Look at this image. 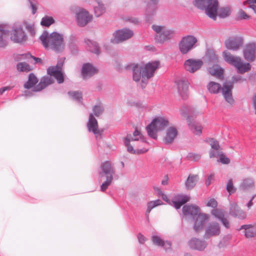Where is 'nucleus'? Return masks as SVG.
<instances>
[{
	"mask_svg": "<svg viewBox=\"0 0 256 256\" xmlns=\"http://www.w3.org/2000/svg\"><path fill=\"white\" fill-rule=\"evenodd\" d=\"M162 204V202L160 200H156L151 201L148 203L147 210L146 212V216L147 218H148V214L152 208L156 206H160Z\"/></svg>",
	"mask_w": 256,
	"mask_h": 256,
	"instance_id": "4c0bfd02",
	"label": "nucleus"
},
{
	"mask_svg": "<svg viewBox=\"0 0 256 256\" xmlns=\"http://www.w3.org/2000/svg\"><path fill=\"white\" fill-rule=\"evenodd\" d=\"M168 125V121L164 117L158 116L147 126L146 130L148 135L154 139L157 138V132L164 130Z\"/></svg>",
	"mask_w": 256,
	"mask_h": 256,
	"instance_id": "6e6552de",
	"label": "nucleus"
},
{
	"mask_svg": "<svg viewBox=\"0 0 256 256\" xmlns=\"http://www.w3.org/2000/svg\"><path fill=\"white\" fill-rule=\"evenodd\" d=\"M16 68L19 72H28L32 70L30 66L26 62L18 63Z\"/></svg>",
	"mask_w": 256,
	"mask_h": 256,
	"instance_id": "ea45409f",
	"label": "nucleus"
},
{
	"mask_svg": "<svg viewBox=\"0 0 256 256\" xmlns=\"http://www.w3.org/2000/svg\"><path fill=\"white\" fill-rule=\"evenodd\" d=\"M220 221L226 228H230L229 222L225 217L220 220Z\"/></svg>",
	"mask_w": 256,
	"mask_h": 256,
	"instance_id": "680f3d73",
	"label": "nucleus"
},
{
	"mask_svg": "<svg viewBox=\"0 0 256 256\" xmlns=\"http://www.w3.org/2000/svg\"><path fill=\"white\" fill-rule=\"evenodd\" d=\"M229 214L230 216L240 219L246 218V213L235 203L231 204Z\"/></svg>",
	"mask_w": 256,
	"mask_h": 256,
	"instance_id": "bb28decb",
	"label": "nucleus"
},
{
	"mask_svg": "<svg viewBox=\"0 0 256 256\" xmlns=\"http://www.w3.org/2000/svg\"><path fill=\"white\" fill-rule=\"evenodd\" d=\"M254 187V182L252 178H246L242 182L240 188L242 190H248Z\"/></svg>",
	"mask_w": 256,
	"mask_h": 256,
	"instance_id": "473e14b6",
	"label": "nucleus"
},
{
	"mask_svg": "<svg viewBox=\"0 0 256 256\" xmlns=\"http://www.w3.org/2000/svg\"><path fill=\"white\" fill-rule=\"evenodd\" d=\"M30 4V8L32 10V14H35L37 10L36 4L35 0H28Z\"/></svg>",
	"mask_w": 256,
	"mask_h": 256,
	"instance_id": "603ef678",
	"label": "nucleus"
},
{
	"mask_svg": "<svg viewBox=\"0 0 256 256\" xmlns=\"http://www.w3.org/2000/svg\"><path fill=\"white\" fill-rule=\"evenodd\" d=\"M64 60V58H58L56 66H50L47 69L48 74L50 76H54L58 84H62L64 81V76L62 72V70Z\"/></svg>",
	"mask_w": 256,
	"mask_h": 256,
	"instance_id": "9d476101",
	"label": "nucleus"
},
{
	"mask_svg": "<svg viewBox=\"0 0 256 256\" xmlns=\"http://www.w3.org/2000/svg\"><path fill=\"white\" fill-rule=\"evenodd\" d=\"M100 170L99 172L100 181H102V178L106 177V180L102 184L100 190L104 192L110 185L113 180V175L115 173V169L114 165L110 161H106L102 162L100 168Z\"/></svg>",
	"mask_w": 256,
	"mask_h": 256,
	"instance_id": "423d86ee",
	"label": "nucleus"
},
{
	"mask_svg": "<svg viewBox=\"0 0 256 256\" xmlns=\"http://www.w3.org/2000/svg\"><path fill=\"white\" fill-rule=\"evenodd\" d=\"M224 60L228 63L236 67L238 72L244 74L248 71L251 68L249 63H243L240 57L234 56L230 52L224 51L223 52Z\"/></svg>",
	"mask_w": 256,
	"mask_h": 256,
	"instance_id": "1a4fd4ad",
	"label": "nucleus"
},
{
	"mask_svg": "<svg viewBox=\"0 0 256 256\" xmlns=\"http://www.w3.org/2000/svg\"><path fill=\"white\" fill-rule=\"evenodd\" d=\"M157 9L156 4L148 3L145 12L147 20H150L151 18L156 14Z\"/></svg>",
	"mask_w": 256,
	"mask_h": 256,
	"instance_id": "2f4dec72",
	"label": "nucleus"
},
{
	"mask_svg": "<svg viewBox=\"0 0 256 256\" xmlns=\"http://www.w3.org/2000/svg\"><path fill=\"white\" fill-rule=\"evenodd\" d=\"M26 30L29 32L32 35L35 34L34 26L33 24H26Z\"/></svg>",
	"mask_w": 256,
	"mask_h": 256,
	"instance_id": "6e6d98bb",
	"label": "nucleus"
},
{
	"mask_svg": "<svg viewBox=\"0 0 256 256\" xmlns=\"http://www.w3.org/2000/svg\"><path fill=\"white\" fill-rule=\"evenodd\" d=\"M208 72L212 76H216L218 78H221L223 74V70L218 64H214L212 67H209Z\"/></svg>",
	"mask_w": 256,
	"mask_h": 256,
	"instance_id": "f704fd0d",
	"label": "nucleus"
},
{
	"mask_svg": "<svg viewBox=\"0 0 256 256\" xmlns=\"http://www.w3.org/2000/svg\"><path fill=\"white\" fill-rule=\"evenodd\" d=\"M96 2L98 6H94V14L96 17H98L104 12L105 8L104 5L100 2V0H98Z\"/></svg>",
	"mask_w": 256,
	"mask_h": 256,
	"instance_id": "58836bf2",
	"label": "nucleus"
},
{
	"mask_svg": "<svg viewBox=\"0 0 256 256\" xmlns=\"http://www.w3.org/2000/svg\"><path fill=\"white\" fill-rule=\"evenodd\" d=\"M203 64V62L200 60L188 59L185 61V69L191 73H194L200 69Z\"/></svg>",
	"mask_w": 256,
	"mask_h": 256,
	"instance_id": "a211bd4d",
	"label": "nucleus"
},
{
	"mask_svg": "<svg viewBox=\"0 0 256 256\" xmlns=\"http://www.w3.org/2000/svg\"><path fill=\"white\" fill-rule=\"evenodd\" d=\"M178 131L174 127H170L166 130V136L164 138V143L169 144L172 143L176 138Z\"/></svg>",
	"mask_w": 256,
	"mask_h": 256,
	"instance_id": "7c9ffc66",
	"label": "nucleus"
},
{
	"mask_svg": "<svg viewBox=\"0 0 256 256\" xmlns=\"http://www.w3.org/2000/svg\"><path fill=\"white\" fill-rule=\"evenodd\" d=\"M133 32L128 28L118 30L114 34V38L111 40L114 44H118L129 39L133 36Z\"/></svg>",
	"mask_w": 256,
	"mask_h": 256,
	"instance_id": "ddd939ff",
	"label": "nucleus"
},
{
	"mask_svg": "<svg viewBox=\"0 0 256 256\" xmlns=\"http://www.w3.org/2000/svg\"><path fill=\"white\" fill-rule=\"evenodd\" d=\"M85 42L88 46V50L89 51L96 54H98L100 53L99 46L96 42L90 40H85Z\"/></svg>",
	"mask_w": 256,
	"mask_h": 256,
	"instance_id": "c9c22d12",
	"label": "nucleus"
},
{
	"mask_svg": "<svg viewBox=\"0 0 256 256\" xmlns=\"http://www.w3.org/2000/svg\"><path fill=\"white\" fill-rule=\"evenodd\" d=\"M154 188L155 192H157L158 195L161 196L163 192L159 188L154 186Z\"/></svg>",
	"mask_w": 256,
	"mask_h": 256,
	"instance_id": "774afa93",
	"label": "nucleus"
},
{
	"mask_svg": "<svg viewBox=\"0 0 256 256\" xmlns=\"http://www.w3.org/2000/svg\"><path fill=\"white\" fill-rule=\"evenodd\" d=\"M221 154V152H216L214 151V150H211L210 153V158H215L218 157L220 156V154Z\"/></svg>",
	"mask_w": 256,
	"mask_h": 256,
	"instance_id": "052dcab7",
	"label": "nucleus"
},
{
	"mask_svg": "<svg viewBox=\"0 0 256 256\" xmlns=\"http://www.w3.org/2000/svg\"><path fill=\"white\" fill-rule=\"evenodd\" d=\"M244 230V233L246 238H252L256 236V224L242 225L240 228V230Z\"/></svg>",
	"mask_w": 256,
	"mask_h": 256,
	"instance_id": "c756f323",
	"label": "nucleus"
},
{
	"mask_svg": "<svg viewBox=\"0 0 256 256\" xmlns=\"http://www.w3.org/2000/svg\"><path fill=\"white\" fill-rule=\"evenodd\" d=\"M210 144L212 148L216 150H218L220 148L218 142L214 138H210L209 140Z\"/></svg>",
	"mask_w": 256,
	"mask_h": 256,
	"instance_id": "8fccbe9b",
	"label": "nucleus"
},
{
	"mask_svg": "<svg viewBox=\"0 0 256 256\" xmlns=\"http://www.w3.org/2000/svg\"><path fill=\"white\" fill-rule=\"evenodd\" d=\"M256 43L252 42L246 45L244 50V57L246 60L252 62L256 59Z\"/></svg>",
	"mask_w": 256,
	"mask_h": 256,
	"instance_id": "2eb2a0df",
	"label": "nucleus"
},
{
	"mask_svg": "<svg viewBox=\"0 0 256 256\" xmlns=\"http://www.w3.org/2000/svg\"><path fill=\"white\" fill-rule=\"evenodd\" d=\"M224 44L228 50H238L243 46L244 38L240 36L230 37L225 41Z\"/></svg>",
	"mask_w": 256,
	"mask_h": 256,
	"instance_id": "4468645a",
	"label": "nucleus"
},
{
	"mask_svg": "<svg viewBox=\"0 0 256 256\" xmlns=\"http://www.w3.org/2000/svg\"><path fill=\"white\" fill-rule=\"evenodd\" d=\"M40 39L46 48H50L56 53L63 52L65 48L64 36L57 32H53L50 35L47 31H44Z\"/></svg>",
	"mask_w": 256,
	"mask_h": 256,
	"instance_id": "7ed1b4c3",
	"label": "nucleus"
},
{
	"mask_svg": "<svg viewBox=\"0 0 256 256\" xmlns=\"http://www.w3.org/2000/svg\"><path fill=\"white\" fill-rule=\"evenodd\" d=\"M214 174H210L209 176H208V178L206 181V185L207 186H209L211 184L212 181L214 180Z\"/></svg>",
	"mask_w": 256,
	"mask_h": 256,
	"instance_id": "bf43d9fd",
	"label": "nucleus"
},
{
	"mask_svg": "<svg viewBox=\"0 0 256 256\" xmlns=\"http://www.w3.org/2000/svg\"><path fill=\"white\" fill-rule=\"evenodd\" d=\"M54 82V80L49 76H45L42 78L39 84L34 87L32 91L33 92H38L42 89L52 84Z\"/></svg>",
	"mask_w": 256,
	"mask_h": 256,
	"instance_id": "c85d7f7f",
	"label": "nucleus"
},
{
	"mask_svg": "<svg viewBox=\"0 0 256 256\" xmlns=\"http://www.w3.org/2000/svg\"><path fill=\"white\" fill-rule=\"evenodd\" d=\"M182 213L184 216H191L194 218L200 212V208L194 205H186L182 208Z\"/></svg>",
	"mask_w": 256,
	"mask_h": 256,
	"instance_id": "cd10ccee",
	"label": "nucleus"
},
{
	"mask_svg": "<svg viewBox=\"0 0 256 256\" xmlns=\"http://www.w3.org/2000/svg\"><path fill=\"white\" fill-rule=\"evenodd\" d=\"M87 127L88 132H92L96 136V138L100 135V130L98 129V123L96 118L92 114L89 115L88 121L87 123Z\"/></svg>",
	"mask_w": 256,
	"mask_h": 256,
	"instance_id": "aec40b11",
	"label": "nucleus"
},
{
	"mask_svg": "<svg viewBox=\"0 0 256 256\" xmlns=\"http://www.w3.org/2000/svg\"><path fill=\"white\" fill-rule=\"evenodd\" d=\"M76 40V38L74 36V35H71L69 37V42L68 43V46H69V48L72 49V48H74V47L75 46L74 44V42H75Z\"/></svg>",
	"mask_w": 256,
	"mask_h": 256,
	"instance_id": "5fc2aeb1",
	"label": "nucleus"
},
{
	"mask_svg": "<svg viewBox=\"0 0 256 256\" xmlns=\"http://www.w3.org/2000/svg\"><path fill=\"white\" fill-rule=\"evenodd\" d=\"M175 198L176 200H172L170 204L178 210L182 205L190 200V196L188 195L178 194L176 196Z\"/></svg>",
	"mask_w": 256,
	"mask_h": 256,
	"instance_id": "a878e982",
	"label": "nucleus"
},
{
	"mask_svg": "<svg viewBox=\"0 0 256 256\" xmlns=\"http://www.w3.org/2000/svg\"><path fill=\"white\" fill-rule=\"evenodd\" d=\"M198 40L193 36L188 35L184 37L179 43V48L182 54H186L195 47Z\"/></svg>",
	"mask_w": 256,
	"mask_h": 256,
	"instance_id": "f8f14e48",
	"label": "nucleus"
},
{
	"mask_svg": "<svg viewBox=\"0 0 256 256\" xmlns=\"http://www.w3.org/2000/svg\"><path fill=\"white\" fill-rule=\"evenodd\" d=\"M10 38L15 42H22L26 40V35L21 28H18L12 30Z\"/></svg>",
	"mask_w": 256,
	"mask_h": 256,
	"instance_id": "b1692460",
	"label": "nucleus"
},
{
	"mask_svg": "<svg viewBox=\"0 0 256 256\" xmlns=\"http://www.w3.org/2000/svg\"><path fill=\"white\" fill-rule=\"evenodd\" d=\"M152 28L155 32V40L160 44L170 40L176 36L175 30L165 26L153 24Z\"/></svg>",
	"mask_w": 256,
	"mask_h": 256,
	"instance_id": "0eeeda50",
	"label": "nucleus"
},
{
	"mask_svg": "<svg viewBox=\"0 0 256 256\" xmlns=\"http://www.w3.org/2000/svg\"><path fill=\"white\" fill-rule=\"evenodd\" d=\"M38 82V80L36 76L33 73H30L28 76V81L24 84V86L26 89H30L32 88Z\"/></svg>",
	"mask_w": 256,
	"mask_h": 256,
	"instance_id": "e433bc0d",
	"label": "nucleus"
},
{
	"mask_svg": "<svg viewBox=\"0 0 256 256\" xmlns=\"http://www.w3.org/2000/svg\"><path fill=\"white\" fill-rule=\"evenodd\" d=\"M10 29L7 25L0 24V48L6 47L8 42Z\"/></svg>",
	"mask_w": 256,
	"mask_h": 256,
	"instance_id": "6ab92c4d",
	"label": "nucleus"
},
{
	"mask_svg": "<svg viewBox=\"0 0 256 256\" xmlns=\"http://www.w3.org/2000/svg\"><path fill=\"white\" fill-rule=\"evenodd\" d=\"M243 4L244 5L248 4L250 7L256 14V0H246L244 2Z\"/></svg>",
	"mask_w": 256,
	"mask_h": 256,
	"instance_id": "49530a36",
	"label": "nucleus"
},
{
	"mask_svg": "<svg viewBox=\"0 0 256 256\" xmlns=\"http://www.w3.org/2000/svg\"><path fill=\"white\" fill-rule=\"evenodd\" d=\"M31 57L35 60L34 64H36V63H40V64H42V60L40 58H36V57H34L32 56H31Z\"/></svg>",
	"mask_w": 256,
	"mask_h": 256,
	"instance_id": "69168bd1",
	"label": "nucleus"
},
{
	"mask_svg": "<svg viewBox=\"0 0 256 256\" xmlns=\"http://www.w3.org/2000/svg\"><path fill=\"white\" fill-rule=\"evenodd\" d=\"M161 247L163 248L165 250H168L171 248V244L168 241H163Z\"/></svg>",
	"mask_w": 256,
	"mask_h": 256,
	"instance_id": "13d9d810",
	"label": "nucleus"
},
{
	"mask_svg": "<svg viewBox=\"0 0 256 256\" xmlns=\"http://www.w3.org/2000/svg\"><path fill=\"white\" fill-rule=\"evenodd\" d=\"M254 198V196H252L251 199L250 200V201L248 202V203L246 204V206L248 208V209H250L252 206L253 205L252 200Z\"/></svg>",
	"mask_w": 256,
	"mask_h": 256,
	"instance_id": "338daca9",
	"label": "nucleus"
},
{
	"mask_svg": "<svg viewBox=\"0 0 256 256\" xmlns=\"http://www.w3.org/2000/svg\"><path fill=\"white\" fill-rule=\"evenodd\" d=\"M78 24L80 26H84L92 20V16L88 11L80 9L76 14Z\"/></svg>",
	"mask_w": 256,
	"mask_h": 256,
	"instance_id": "f3484780",
	"label": "nucleus"
},
{
	"mask_svg": "<svg viewBox=\"0 0 256 256\" xmlns=\"http://www.w3.org/2000/svg\"><path fill=\"white\" fill-rule=\"evenodd\" d=\"M158 64L159 62L158 61L149 62L144 66L142 64H132L128 65L126 68L132 70L134 80L139 82L142 79V82L144 84H142V87L144 88L146 81L154 76Z\"/></svg>",
	"mask_w": 256,
	"mask_h": 256,
	"instance_id": "f257e3e1",
	"label": "nucleus"
},
{
	"mask_svg": "<svg viewBox=\"0 0 256 256\" xmlns=\"http://www.w3.org/2000/svg\"><path fill=\"white\" fill-rule=\"evenodd\" d=\"M138 238L139 242L142 244H144L146 241V238L140 233L138 234Z\"/></svg>",
	"mask_w": 256,
	"mask_h": 256,
	"instance_id": "e2e57ef3",
	"label": "nucleus"
},
{
	"mask_svg": "<svg viewBox=\"0 0 256 256\" xmlns=\"http://www.w3.org/2000/svg\"><path fill=\"white\" fill-rule=\"evenodd\" d=\"M208 89L210 93L218 94L221 90L225 100L230 104L234 103L232 90L233 88L232 84L230 81H226L223 84L222 88L216 82H210L207 86Z\"/></svg>",
	"mask_w": 256,
	"mask_h": 256,
	"instance_id": "39448f33",
	"label": "nucleus"
},
{
	"mask_svg": "<svg viewBox=\"0 0 256 256\" xmlns=\"http://www.w3.org/2000/svg\"><path fill=\"white\" fill-rule=\"evenodd\" d=\"M220 232V228L218 224L216 222H210L206 228L204 238L206 239H208L212 236L219 235Z\"/></svg>",
	"mask_w": 256,
	"mask_h": 256,
	"instance_id": "dca6fc26",
	"label": "nucleus"
},
{
	"mask_svg": "<svg viewBox=\"0 0 256 256\" xmlns=\"http://www.w3.org/2000/svg\"><path fill=\"white\" fill-rule=\"evenodd\" d=\"M187 158L188 160H194V161H197L200 158L201 155L198 154H195V153H189L187 156Z\"/></svg>",
	"mask_w": 256,
	"mask_h": 256,
	"instance_id": "09e8293b",
	"label": "nucleus"
},
{
	"mask_svg": "<svg viewBox=\"0 0 256 256\" xmlns=\"http://www.w3.org/2000/svg\"><path fill=\"white\" fill-rule=\"evenodd\" d=\"M212 214L220 220L225 217V212L222 209L214 208L212 210Z\"/></svg>",
	"mask_w": 256,
	"mask_h": 256,
	"instance_id": "a19ab883",
	"label": "nucleus"
},
{
	"mask_svg": "<svg viewBox=\"0 0 256 256\" xmlns=\"http://www.w3.org/2000/svg\"><path fill=\"white\" fill-rule=\"evenodd\" d=\"M124 143L128 152L132 154H140L145 153L148 149L143 148H136L134 150V146L136 148L144 146L146 144V142L140 132L136 130L133 133V136L129 134L126 136L124 140Z\"/></svg>",
	"mask_w": 256,
	"mask_h": 256,
	"instance_id": "20e7f679",
	"label": "nucleus"
},
{
	"mask_svg": "<svg viewBox=\"0 0 256 256\" xmlns=\"http://www.w3.org/2000/svg\"><path fill=\"white\" fill-rule=\"evenodd\" d=\"M208 216L205 214H199L196 216L194 229L196 232H198L204 228V224L208 219Z\"/></svg>",
	"mask_w": 256,
	"mask_h": 256,
	"instance_id": "4be33fe9",
	"label": "nucleus"
},
{
	"mask_svg": "<svg viewBox=\"0 0 256 256\" xmlns=\"http://www.w3.org/2000/svg\"><path fill=\"white\" fill-rule=\"evenodd\" d=\"M54 22V20L52 17L46 16L42 18L40 24L43 26H49Z\"/></svg>",
	"mask_w": 256,
	"mask_h": 256,
	"instance_id": "37998d69",
	"label": "nucleus"
},
{
	"mask_svg": "<svg viewBox=\"0 0 256 256\" xmlns=\"http://www.w3.org/2000/svg\"><path fill=\"white\" fill-rule=\"evenodd\" d=\"M198 176L196 174H190L185 182V186L187 190H192L196 186L198 181Z\"/></svg>",
	"mask_w": 256,
	"mask_h": 256,
	"instance_id": "72a5a7b5",
	"label": "nucleus"
},
{
	"mask_svg": "<svg viewBox=\"0 0 256 256\" xmlns=\"http://www.w3.org/2000/svg\"><path fill=\"white\" fill-rule=\"evenodd\" d=\"M68 94L74 100H77L78 102H81L82 100V92L79 91L68 92Z\"/></svg>",
	"mask_w": 256,
	"mask_h": 256,
	"instance_id": "c03bdc74",
	"label": "nucleus"
},
{
	"mask_svg": "<svg viewBox=\"0 0 256 256\" xmlns=\"http://www.w3.org/2000/svg\"><path fill=\"white\" fill-rule=\"evenodd\" d=\"M194 4L198 8L204 10L206 14L214 20H216L218 15L221 18H226L231 13L228 6L221 8L218 13V0H194Z\"/></svg>",
	"mask_w": 256,
	"mask_h": 256,
	"instance_id": "f03ea898",
	"label": "nucleus"
},
{
	"mask_svg": "<svg viewBox=\"0 0 256 256\" xmlns=\"http://www.w3.org/2000/svg\"><path fill=\"white\" fill-rule=\"evenodd\" d=\"M206 206H208L212 207L215 208L218 206V203L216 200L214 198H211L208 202Z\"/></svg>",
	"mask_w": 256,
	"mask_h": 256,
	"instance_id": "4d7b16f0",
	"label": "nucleus"
},
{
	"mask_svg": "<svg viewBox=\"0 0 256 256\" xmlns=\"http://www.w3.org/2000/svg\"><path fill=\"white\" fill-rule=\"evenodd\" d=\"M12 88V86H8L0 88V94H2L6 90H10Z\"/></svg>",
	"mask_w": 256,
	"mask_h": 256,
	"instance_id": "0e129e2a",
	"label": "nucleus"
},
{
	"mask_svg": "<svg viewBox=\"0 0 256 256\" xmlns=\"http://www.w3.org/2000/svg\"><path fill=\"white\" fill-rule=\"evenodd\" d=\"M220 162H222L223 164H228L230 162V160L228 158L225 156L221 154H220Z\"/></svg>",
	"mask_w": 256,
	"mask_h": 256,
	"instance_id": "864d4df0",
	"label": "nucleus"
},
{
	"mask_svg": "<svg viewBox=\"0 0 256 256\" xmlns=\"http://www.w3.org/2000/svg\"><path fill=\"white\" fill-rule=\"evenodd\" d=\"M192 108L188 106H182L180 109V113L182 116L186 118L188 124L193 133L199 135L202 132V126L200 124H196L190 120V115L192 113Z\"/></svg>",
	"mask_w": 256,
	"mask_h": 256,
	"instance_id": "9b49d317",
	"label": "nucleus"
},
{
	"mask_svg": "<svg viewBox=\"0 0 256 256\" xmlns=\"http://www.w3.org/2000/svg\"><path fill=\"white\" fill-rule=\"evenodd\" d=\"M238 18L240 20H248L250 18V16L240 9L238 12Z\"/></svg>",
	"mask_w": 256,
	"mask_h": 256,
	"instance_id": "3c124183",
	"label": "nucleus"
},
{
	"mask_svg": "<svg viewBox=\"0 0 256 256\" xmlns=\"http://www.w3.org/2000/svg\"><path fill=\"white\" fill-rule=\"evenodd\" d=\"M152 240L154 244L161 246L163 242V240L161 238L157 236H154L152 238Z\"/></svg>",
	"mask_w": 256,
	"mask_h": 256,
	"instance_id": "de8ad7c7",
	"label": "nucleus"
},
{
	"mask_svg": "<svg viewBox=\"0 0 256 256\" xmlns=\"http://www.w3.org/2000/svg\"><path fill=\"white\" fill-rule=\"evenodd\" d=\"M176 82L180 96L183 99H186L188 96V84L187 82L184 80H180Z\"/></svg>",
	"mask_w": 256,
	"mask_h": 256,
	"instance_id": "393cba45",
	"label": "nucleus"
},
{
	"mask_svg": "<svg viewBox=\"0 0 256 256\" xmlns=\"http://www.w3.org/2000/svg\"><path fill=\"white\" fill-rule=\"evenodd\" d=\"M226 190L230 195L236 192V188L234 186L233 182L232 179H230L228 180L226 185Z\"/></svg>",
	"mask_w": 256,
	"mask_h": 256,
	"instance_id": "a18cd8bd",
	"label": "nucleus"
},
{
	"mask_svg": "<svg viewBox=\"0 0 256 256\" xmlns=\"http://www.w3.org/2000/svg\"><path fill=\"white\" fill-rule=\"evenodd\" d=\"M188 245L192 249L202 251L206 247L207 242L204 240L193 238L188 241Z\"/></svg>",
	"mask_w": 256,
	"mask_h": 256,
	"instance_id": "412c9836",
	"label": "nucleus"
},
{
	"mask_svg": "<svg viewBox=\"0 0 256 256\" xmlns=\"http://www.w3.org/2000/svg\"><path fill=\"white\" fill-rule=\"evenodd\" d=\"M97 72V69L90 63L84 64L81 70L82 78L84 80L92 76Z\"/></svg>",
	"mask_w": 256,
	"mask_h": 256,
	"instance_id": "5701e85b",
	"label": "nucleus"
},
{
	"mask_svg": "<svg viewBox=\"0 0 256 256\" xmlns=\"http://www.w3.org/2000/svg\"><path fill=\"white\" fill-rule=\"evenodd\" d=\"M94 114L97 117L99 116L104 112V108L102 104L100 103L95 105L92 108Z\"/></svg>",
	"mask_w": 256,
	"mask_h": 256,
	"instance_id": "79ce46f5",
	"label": "nucleus"
}]
</instances>
